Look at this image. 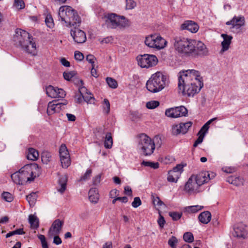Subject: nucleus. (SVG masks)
<instances>
[{"instance_id":"nucleus-61","label":"nucleus","mask_w":248,"mask_h":248,"mask_svg":"<svg viewBox=\"0 0 248 248\" xmlns=\"http://www.w3.org/2000/svg\"><path fill=\"white\" fill-rule=\"evenodd\" d=\"M165 222L166 221L165 220L164 217L160 214H159V217L157 220V223L159 227L161 228H163Z\"/></svg>"},{"instance_id":"nucleus-19","label":"nucleus","mask_w":248,"mask_h":248,"mask_svg":"<svg viewBox=\"0 0 248 248\" xmlns=\"http://www.w3.org/2000/svg\"><path fill=\"white\" fill-rule=\"evenodd\" d=\"M199 26L197 23L192 21H185L181 25V29L182 30H186L191 32L195 33L199 30Z\"/></svg>"},{"instance_id":"nucleus-23","label":"nucleus","mask_w":248,"mask_h":248,"mask_svg":"<svg viewBox=\"0 0 248 248\" xmlns=\"http://www.w3.org/2000/svg\"><path fill=\"white\" fill-rule=\"evenodd\" d=\"M67 182V176L66 175L60 176L58 183L60 187H57L58 191L61 193H63L65 191L66 188Z\"/></svg>"},{"instance_id":"nucleus-17","label":"nucleus","mask_w":248,"mask_h":248,"mask_svg":"<svg viewBox=\"0 0 248 248\" xmlns=\"http://www.w3.org/2000/svg\"><path fill=\"white\" fill-rule=\"evenodd\" d=\"M63 225L62 221L59 219L55 220L48 230V236L51 238L55 235H58L61 232Z\"/></svg>"},{"instance_id":"nucleus-38","label":"nucleus","mask_w":248,"mask_h":248,"mask_svg":"<svg viewBox=\"0 0 248 248\" xmlns=\"http://www.w3.org/2000/svg\"><path fill=\"white\" fill-rule=\"evenodd\" d=\"M152 199L153 201V204L155 206H158L161 207L162 205H164L163 202L161 201L159 198L156 195H152Z\"/></svg>"},{"instance_id":"nucleus-14","label":"nucleus","mask_w":248,"mask_h":248,"mask_svg":"<svg viewBox=\"0 0 248 248\" xmlns=\"http://www.w3.org/2000/svg\"><path fill=\"white\" fill-rule=\"evenodd\" d=\"M185 190L189 193H198L202 189H200V186L198 182L195 180L194 175H192L185 185Z\"/></svg>"},{"instance_id":"nucleus-9","label":"nucleus","mask_w":248,"mask_h":248,"mask_svg":"<svg viewBox=\"0 0 248 248\" xmlns=\"http://www.w3.org/2000/svg\"><path fill=\"white\" fill-rule=\"evenodd\" d=\"M138 64L142 68H149L155 66L158 62L157 57L154 55L145 54L137 57Z\"/></svg>"},{"instance_id":"nucleus-57","label":"nucleus","mask_w":248,"mask_h":248,"mask_svg":"<svg viewBox=\"0 0 248 248\" xmlns=\"http://www.w3.org/2000/svg\"><path fill=\"white\" fill-rule=\"evenodd\" d=\"M183 167L184 165L182 164H178L175 167H174L171 171H175V172H179L180 175H181L182 172L183 171Z\"/></svg>"},{"instance_id":"nucleus-41","label":"nucleus","mask_w":248,"mask_h":248,"mask_svg":"<svg viewBox=\"0 0 248 248\" xmlns=\"http://www.w3.org/2000/svg\"><path fill=\"white\" fill-rule=\"evenodd\" d=\"M106 81L108 85L111 88L115 89L118 86V84L116 80L111 78H107Z\"/></svg>"},{"instance_id":"nucleus-11","label":"nucleus","mask_w":248,"mask_h":248,"mask_svg":"<svg viewBox=\"0 0 248 248\" xmlns=\"http://www.w3.org/2000/svg\"><path fill=\"white\" fill-rule=\"evenodd\" d=\"M31 37L29 33L26 31L16 29V34L14 36V41L16 45L22 47L25 46V43L30 42L29 39Z\"/></svg>"},{"instance_id":"nucleus-63","label":"nucleus","mask_w":248,"mask_h":248,"mask_svg":"<svg viewBox=\"0 0 248 248\" xmlns=\"http://www.w3.org/2000/svg\"><path fill=\"white\" fill-rule=\"evenodd\" d=\"M101 181V175L98 174L93 178V184L94 185H98Z\"/></svg>"},{"instance_id":"nucleus-24","label":"nucleus","mask_w":248,"mask_h":248,"mask_svg":"<svg viewBox=\"0 0 248 248\" xmlns=\"http://www.w3.org/2000/svg\"><path fill=\"white\" fill-rule=\"evenodd\" d=\"M198 218L201 223L206 224L208 223L211 219V214L209 211H204L199 215Z\"/></svg>"},{"instance_id":"nucleus-40","label":"nucleus","mask_w":248,"mask_h":248,"mask_svg":"<svg viewBox=\"0 0 248 248\" xmlns=\"http://www.w3.org/2000/svg\"><path fill=\"white\" fill-rule=\"evenodd\" d=\"M25 233V232H24L23 229H19L8 232L6 234V237L8 238L16 234H24Z\"/></svg>"},{"instance_id":"nucleus-6","label":"nucleus","mask_w":248,"mask_h":248,"mask_svg":"<svg viewBox=\"0 0 248 248\" xmlns=\"http://www.w3.org/2000/svg\"><path fill=\"white\" fill-rule=\"evenodd\" d=\"M137 148L140 154L144 156H149L154 152V141L147 135L141 134L138 139Z\"/></svg>"},{"instance_id":"nucleus-60","label":"nucleus","mask_w":248,"mask_h":248,"mask_svg":"<svg viewBox=\"0 0 248 248\" xmlns=\"http://www.w3.org/2000/svg\"><path fill=\"white\" fill-rule=\"evenodd\" d=\"M86 59L89 63L92 64V66H93V65H94V63L96 60V58L93 55L91 54L88 55L86 56Z\"/></svg>"},{"instance_id":"nucleus-45","label":"nucleus","mask_w":248,"mask_h":248,"mask_svg":"<svg viewBox=\"0 0 248 248\" xmlns=\"http://www.w3.org/2000/svg\"><path fill=\"white\" fill-rule=\"evenodd\" d=\"M169 215L172 217L173 220L177 221L181 217L182 213L176 212H169Z\"/></svg>"},{"instance_id":"nucleus-64","label":"nucleus","mask_w":248,"mask_h":248,"mask_svg":"<svg viewBox=\"0 0 248 248\" xmlns=\"http://www.w3.org/2000/svg\"><path fill=\"white\" fill-rule=\"evenodd\" d=\"M113 38L112 36H108V37H107L105 38H104L101 41V42L102 43H106V44H107V43H111L113 41Z\"/></svg>"},{"instance_id":"nucleus-3","label":"nucleus","mask_w":248,"mask_h":248,"mask_svg":"<svg viewBox=\"0 0 248 248\" xmlns=\"http://www.w3.org/2000/svg\"><path fill=\"white\" fill-rule=\"evenodd\" d=\"M59 20L66 27H78L81 19L78 13L71 7L64 5L60 7L58 13Z\"/></svg>"},{"instance_id":"nucleus-20","label":"nucleus","mask_w":248,"mask_h":248,"mask_svg":"<svg viewBox=\"0 0 248 248\" xmlns=\"http://www.w3.org/2000/svg\"><path fill=\"white\" fill-rule=\"evenodd\" d=\"M29 43H25V46H22L21 48L29 54H31L32 55H36V46L35 43L33 41V38H31L29 39Z\"/></svg>"},{"instance_id":"nucleus-49","label":"nucleus","mask_w":248,"mask_h":248,"mask_svg":"<svg viewBox=\"0 0 248 248\" xmlns=\"http://www.w3.org/2000/svg\"><path fill=\"white\" fill-rule=\"evenodd\" d=\"M92 172V170H91V169L87 170L86 172H85V173L80 177L79 181H85L88 180L91 177Z\"/></svg>"},{"instance_id":"nucleus-33","label":"nucleus","mask_w":248,"mask_h":248,"mask_svg":"<svg viewBox=\"0 0 248 248\" xmlns=\"http://www.w3.org/2000/svg\"><path fill=\"white\" fill-rule=\"evenodd\" d=\"M41 158L43 163L47 164L51 160V154L47 151H43L41 154Z\"/></svg>"},{"instance_id":"nucleus-54","label":"nucleus","mask_w":248,"mask_h":248,"mask_svg":"<svg viewBox=\"0 0 248 248\" xmlns=\"http://www.w3.org/2000/svg\"><path fill=\"white\" fill-rule=\"evenodd\" d=\"M141 204V201L138 197L134 198L133 202H132V206L134 208H137Z\"/></svg>"},{"instance_id":"nucleus-4","label":"nucleus","mask_w":248,"mask_h":248,"mask_svg":"<svg viewBox=\"0 0 248 248\" xmlns=\"http://www.w3.org/2000/svg\"><path fill=\"white\" fill-rule=\"evenodd\" d=\"M38 168L36 164H30L25 165L18 171H16L11 176L13 182L16 184L23 185L27 182L33 181L35 177L34 175V170Z\"/></svg>"},{"instance_id":"nucleus-47","label":"nucleus","mask_w":248,"mask_h":248,"mask_svg":"<svg viewBox=\"0 0 248 248\" xmlns=\"http://www.w3.org/2000/svg\"><path fill=\"white\" fill-rule=\"evenodd\" d=\"M104 106L103 110L104 112L106 114H108L110 111V103L107 99H104L103 101Z\"/></svg>"},{"instance_id":"nucleus-7","label":"nucleus","mask_w":248,"mask_h":248,"mask_svg":"<svg viewBox=\"0 0 248 248\" xmlns=\"http://www.w3.org/2000/svg\"><path fill=\"white\" fill-rule=\"evenodd\" d=\"M106 23L107 26L112 29L117 27H124L127 25V21L123 16H118L115 14H110L106 17Z\"/></svg>"},{"instance_id":"nucleus-21","label":"nucleus","mask_w":248,"mask_h":248,"mask_svg":"<svg viewBox=\"0 0 248 248\" xmlns=\"http://www.w3.org/2000/svg\"><path fill=\"white\" fill-rule=\"evenodd\" d=\"M87 89L84 87H80L78 89L79 92L80 94V96L84 100L85 102L88 103L93 104L94 103V98L93 95L91 93H88L86 92L85 93V92Z\"/></svg>"},{"instance_id":"nucleus-5","label":"nucleus","mask_w":248,"mask_h":248,"mask_svg":"<svg viewBox=\"0 0 248 248\" xmlns=\"http://www.w3.org/2000/svg\"><path fill=\"white\" fill-rule=\"evenodd\" d=\"M169 78L160 72L153 74L146 84L147 89L151 93H157L169 84Z\"/></svg>"},{"instance_id":"nucleus-15","label":"nucleus","mask_w":248,"mask_h":248,"mask_svg":"<svg viewBox=\"0 0 248 248\" xmlns=\"http://www.w3.org/2000/svg\"><path fill=\"white\" fill-rule=\"evenodd\" d=\"M215 176V173L208 171H203L199 173L196 175H194L195 180L198 182L200 186H201L205 183L209 182V181Z\"/></svg>"},{"instance_id":"nucleus-56","label":"nucleus","mask_w":248,"mask_h":248,"mask_svg":"<svg viewBox=\"0 0 248 248\" xmlns=\"http://www.w3.org/2000/svg\"><path fill=\"white\" fill-rule=\"evenodd\" d=\"M75 72L74 71H71L69 72H64L63 74V77L65 79L67 80H70L75 75Z\"/></svg>"},{"instance_id":"nucleus-27","label":"nucleus","mask_w":248,"mask_h":248,"mask_svg":"<svg viewBox=\"0 0 248 248\" xmlns=\"http://www.w3.org/2000/svg\"><path fill=\"white\" fill-rule=\"evenodd\" d=\"M203 208V206L200 205H193L188 206L185 207L184 209V212H186L188 214H193L196 213L197 212L201 210Z\"/></svg>"},{"instance_id":"nucleus-51","label":"nucleus","mask_w":248,"mask_h":248,"mask_svg":"<svg viewBox=\"0 0 248 248\" xmlns=\"http://www.w3.org/2000/svg\"><path fill=\"white\" fill-rule=\"evenodd\" d=\"M126 9H132L136 6V2L133 0H126Z\"/></svg>"},{"instance_id":"nucleus-35","label":"nucleus","mask_w":248,"mask_h":248,"mask_svg":"<svg viewBox=\"0 0 248 248\" xmlns=\"http://www.w3.org/2000/svg\"><path fill=\"white\" fill-rule=\"evenodd\" d=\"M106 134L104 129L102 127H99L96 129V132L95 133L96 138L98 140L102 141L104 140Z\"/></svg>"},{"instance_id":"nucleus-48","label":"nucleus","mask_w":248,"mask_h":248,"mask_svg":"<svg viewBox=\"0 0 248 248\" xmlns=\"http://www.w3.org/2000/svg\"><path fill=\"white\" fill-rule=\"evenodd\" d=\"M2 197L3 199L7 202H11L13 200L12 195L8 192H4L2 194Z\"/></svg>"},{"instance_id":"nucleus-34","label":"nucleus","mask_w":248,"mask_h":248,"mask_svg":"<svg viewBox=\"0 0 248 248\" xmlns=\"http://www.w3.org/2000/svg\"><path fill=\"white\" fill-rule=\"evenodd\" d=\"M59 154L60 158L66 157L70 156L68 149L65 144H63L60 146Z\"/></svg>"},{"instance_id":"nucleus-52","label":"nucleus","mask_w":248,"mask_h":248,"mask_svg":"<svg viewBox=\"0 0 248 248\" xmlns=\"http://www.w3.org/2000/svg\"><path fill=\"white\" fill-rule=\"evenodd\" d=\"M178 240L174 236H172L168 241V244L171 248H176L175 245L177 243Z\"/></svg>"},{"instance_id":"nucleus-55","label":"nucleus","mask_w":248,"mask_h":248,"mask_svg":"<svg viewBox=\"0 0 248 248\" xmlns=\"http://www.w3.org/2000/svg\"><path fill=\"white\" fill-rule=\"evenodd\" d=\"M209 128V125L205 123L201 128L200 130L199 131L198 133L201 134L204 136H205V135L207 133V131L208 130Z\"/></svg>"},{"instance_id":"nucleus-22","label":"nucleus","mask_w":248,"mask_h":248,"mask_svg":"<svg viewBox=\"0 0 248 248\" xmlns=\"http://www.w3.org/2000/svg\"><path fill=\"white\" fill-rule=\"evenodd\" d=\"M221 36L223 38V41L221 42L222 49L221 51H227L229 48L231 43L232 37L226 34H222Z\"/></svg>"},{"instance_id":"nucleus-18","label":"nucleus","mask_w":248,"mask_h":248,"mask_svg":"<svg viewBox=\"0 0 248 248\" xmlns=\"http://www.w3.org/2000/svg\"><path fill=\"white\" fill-rule=\"evenodd\" d=\"M234 233L233 235L235 237L245 238L247 232L246 230V226L242 223L235 224L233 227Z\"/></svg>"},{"instance_id":"nucleus-29","label":"nucleus","mask_w":248,"mask_h":248,"mask_svg":"<svg viewBox=\"0 0 248 248\" xmlns=\"http://www.w3.org/2000/svg\"><path fill=\"white\" fill-rule=\"evenodd\" d=\"M29 222L31 229H36L39 227V219L34 215H29Z\"/></svg>"},{"instance_id":"nucleus-46","label":"nucleus","mask_w":248,"mask_h":248,"mask_svg":"<svg viewBox=\"0 0 248 248\" xmlns=\"http://www.w3.org/2000/svg\"><path fill=\"white\" fill-rule=\"evenodd\" d=\"M45 22L48 27L52 28L54 26L53 20L51 15H47L46 16Z\"/></svg>"},{"instance_id":"nucleus-42","label":"nucleus","mask_w":248,"mask_h":248,"mask_svg":"<svg viewBox=\"0 0 248 248\" xmlns=\"http://www.w3.org/2000/svg\"><path fill=\"white\" fill-rule=\"evenodd\" d=\"M183 239L186 242L191 243L194 240V237L191 232H186L184 234Z\"/></svg>"},{"instance_id":"nucleus-30","label":"nucleus","mask_w":248,"mask_h":248,"mask_svg":"<svg viewBox=\"0 0 248 248\" xmlns=\"http://www.w3.org/2000/svg\"><path fill=\"white\" fill-rule=\"evenodd\" d=\"M180 176L179 172H175V171L170 170L168 172L167 180L170 182H176Z\"/></svg>"},{"instance_id":"nucleus-1","label":"nucleus","mask_w":248,"mask_h":248,"mask_svg":"<svg viewBox=\"0 0 248 248\" xmlns=\"http://www.w3.org/2000/svg\"><path fill=\"white\" fill-rule=\"evenodd\" d=\"M173 45L178 53L187 56L202 58L209 55L206 45L200 41L176 36L173 38Z\"/></svg>"},{"instance_id":"nucleus-36","label":"nucleus","mask_w":248,"mask_h":248,"mask_svg":"<svg viewBox=\"0 0 248 248\" xmlns=\"http://www.w3.org/2000/svg\"><path fill=\"white\" fill-rule=\"evenodd\" d=\"M56 102V101H53V102H50L48 104L47 108V113L48 115H52L56 112H57V110H56V108L57 106H55V103L53 102Z\"/></svg>"},{"instance_id":"nucleus-39","label":"nucleus","mask_w":248,"mask_h":248,"mask_svg":"<svg viewBox=\"0 0 248 248\" xmlns=\"http://www.w3.org/2000/svg\"><path fill=\"white\" fill-rule=\"evenodd\" d=\"M141 164L144 166L150 167L154 169L159 168V163L158 162H153L150 161H143Z\"/></svg>"},{"instance_id":"nucleus-62","label":"nucleus","mask_w":248,"mask_h":248,"mask_svg":"<svg viewBox=\"0 0 248 248\" xmlns=\"http://www.w3.org/2000/svg\"><path fill=\"white\" fill-rule=\"evenodd\" d=\"M54 236L53 239V243L56 245H60L62 243V241L60 237L58 236V235H55Z\"/></svg>"},{"instance_id":"nucleus-25","label":"nucleus","mask_w":248,"mask_h":248,"mask_svg":"<svg viewBox=\"0 0 248 248\" xmlns=\"http://www.w3.org/2000/svg\"><path fill=\"white\" fill-rule=\"evenodd\" d=\"M89 199L91 202L96 203L99 199L98 192L96 188H92L89 193Z\"/></svg>"},{"instance_id":"nucleus-12","label":"nucleus","mask_w":248,"mask_h":248,"mask_svg":"<svg viewBox=\"0 0 248 248\" xmlns=\"http://www.w3.org/2000/svg\"><path fill=\"white\" fill-rule=\"evenodd\" d=\"M187 113V109L183 106L170 108L165 111L167 116L173 118L186 116Z\"/></svg>"},{"instance_id":"nucleus-53","label":"nucleus","mask_w":248,"mask_h":248,"mask_svg":"<svg viewBox=\"0 0 248 248\" xmlns=\"http://www.w3.org/2000/svg\"><path fill=\"white\" fill-rule=\"evenodd\" d=\"M15 6L18 9H22L25 7V3L22 0H15Z\"/></svg>"},{"instance_id":"nucleus-26","label":"nucleus","mask_w":248,"mask_h":248,"mask_svg":"<svg viewBox=\"0 0 248 248\" xmlns=\"http://www.w3.org/2000/svg\"><path fill=\"white\" fill-rule=\"evenodd\" d=\"M104 145L106 149H110L113 145V139L110 132H107L104 139Z\"/></svg>"},{"instance_id":"nucleus-13","label":"nucleus","mask_w":248,"mask_h":248,"mask_svg":"<svg viewBox=\"0 0 248 248\" xmlns=\"http://www.w3.org/2000/svg\"><path fill=\"white\" fill-rule=\"evenodd\" d=\"M192 122H188L173 125L171 128V133L173 135L175 136L179 134H185L187 133L189 128L192 126Z\"/></svg>"},{"instance_id":"nucleus-2","label":"nucleus","mask_w":248,"mask_h":248,"mask_svg":"<svg viewBox=\"0 0 248 248\" xmlns=\"http://www.w3.org/2000/svg\"><path fill=\"white\" fill-rule=\"evenodd\" d=\"M201 78L198 71L192 69L180 71L178 74V93L193 96L203 87Z\"/></svg>"},{"instance_id":"nucleus-31","label":"nucleus","mask_w":248,"mask_h":248,"mask_svg":"<svg viewBox=\"0 0 248 248\" xmlns=\"http://www.w3.org/2000/svg\"><path fill=\"white\" fill-rule=\"evenodd\" d=\"M227 182L236 186L242 184L243 180L239 177L231 176L227 178Z\"/></svg>"},{"instance_id":"nucleus-32","label":"nucleus","mask_w":248,"mask_h":248,"mask_svg":"<svg viewBox=\"0 0 248 248\" xmlns=\"http://www.w3.org/2000/svg\"><path fill=\"white\" fill-rule=\"evenodd\" d=\"M56 89L57 87H54L51 85H49L46 88V93L48 96L51 98H56Z\"/></svg>"},{"instance_id":"nucleus-8","label":"nucleus","mask_w":248,"mask_h":248,"mask_svg":"<svg viewBox=\"0 0 248 248\" xmlns=\"http://www.w3.org/2000/svg\"><path fill=\"white\" fill-rule=\"evenodd\" d=\"M145 44L150 47L160 49L166 46L167 41L160 35L153 34L146 37Z\"/></svg>"},{"instance_id":"nucleus-43","label":"nucleus","mask_w":248,"mask_h":248,"mask_svg":"<svg viewBox=\"0 0 248 248\" xmlns=\"http://www.w3.org/2000/svg\"><path fill=\"white\" fill-rule=\"evenodd\" d=\"M26 199L30 205H33L36 201V194L35 193H31L26 196Z\"/></svg>"},{"instance_id":"nucleus-16","label":"nucleus","mask_w":248,"mask_h":248,"mask_svg":"<svg viewBox=\"0 0 248 248\" xmlns=\"http://www.w3.org/2000/svg\"><path fill=\"white\" fill-rule=\"evenodd\" d=\"M74 28L71 30V35L75 42L77 43H83L86 40L85 33L82 30L74 26Z\"/></svg>"},{"instance_id":"nucleus-59","label":"nucleus","mask_w":248,"mask_h":248,"mask_svg":"<svg viewBox=\"0 0 248 248\" xmlns=\"http://www.w3.org/2000/svg\"><path fill=\"white\" fill-rule=\"evenodd\" d=\"M198 135H199V137L193 144V146L194 147H196L199 144L201 143L202 142L203 138L204 137L203 135L201 134L198 133Z\"/></svg>"},{"instance_id":"nucleus-44","label":"nucleus","mask_w":248,"mask_h":248,"mask_svg":"<svg viewBox=\"0 0 248 248\" xmlns=\"http://www.w3.org/2000/svg\"><path fill=\"white\" fill-rule=\"evenodd\" d=\"M159 105V102L157 101H151L146 103V106L149 109H154Z\"/></svg>"},{"instance_id":"nucleus-50","label":"nucleus","mask_w":248,"mask_h":248,"mask_svg":"<svg viewBox=\"0 0 248 248\" xmlns=\"http://www.w3.org/2000/svg\"><path fill=\"white\" fill-rule=\"evenodd\" d=\"M56 98H64L65 95V92L61 88H57L56 93Z\"/></svg>"},{"instance_id":"nucleus-10","label":"nucleus","mask_w":248,"mask_h":248,"mask_svg":"<svg viewBox=\"0 0 248 248\" xmlns=\"http://www.w3.org/2000/svg\"><path fill=\"white\" fill-rule=\"evenodd\" d=\"M245 19L243 16H234L231 20L227 21L226 24L230 26V30L234 33H239L241 28L245 25Z\"/></svg>"},{"instance_id":"nucleus-58","label":"nucleus","mask_w":248,"mask_h":248,"mask_svg":"<svg viewBox=\"0 0 248 248\" xmlns=\"http://www.w3.org/2000/svg\"><path fill=\"white\" fill-rule=\"evenodd\" d=\"M74 56H75V59L76 60L78 61H81L84 59L83 54L81 52H80L78 51H76L75 52Z\"/></svg>"},{"instance_id":"nucleus-28","label":"nucleus","mask_w":248,"mask_h":248,"mask_svg":"<svg viewBox=\"0 0 248 248\" xmlns=\"http://www.w3.org/2000/svg\"><path fill=\"white\" fill-rule=\"evenodd\" d=\"M38 157L39 153L36 150L31 148L28 149L27 155L28 159L35 161L38 159Z\"/></svg>"},{"instance_id":"nucleus-37","label":"nucleus","mask_w":248,"mask_h":248,"mask_svg":"<svg viewBox=\"0 0 248 248\" xmlns=\"http://www.w3.org/2000/svg\"><path fill=\"white\" fill-rule=\"evenodd\" d=\"M62 166L63 168H67L71 164V160L69 156L60 158Z\"/></svg>"}]
</instances>
